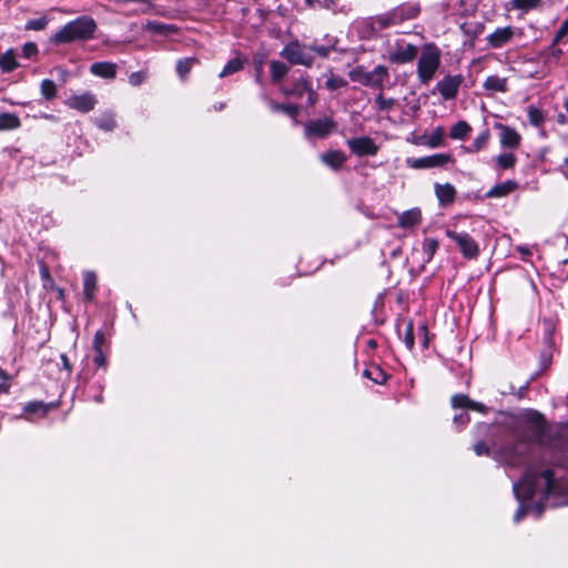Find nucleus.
Listing matches in <instances>:
<instances>
[{
  "instance_id": "1",
  "label": "nucleus",
  "mask_w": 568,
  "mask_h": 568,
  "mask_svg": "<svg viewBox=\"0 0 568 568\" xmlns=\"http://www.w3.org/2000/svg\"><path fill=\"white\" fill-rule=\"evenodd\" d=\"M506 427L515 442L513 445L497 447V457L506 465L517 467L524 463L532 444L540 440L544 435L545 419L538 412L530 410L520 416H510Z\"/></svg>"
},
{
  "instance_id": "2",
  "label": "nucleus",
  "mask_w": 568,
  "mask_h": 568,
  "mask_svg": "<svg viewBox=\"0 0 568 568\" xmlns=\"http://www.w3.org/2000/svg\"><path fill=\"white\" fill-rule=\"evenodd\" d=\"M516 499H529L538 493L548 498L555 490L554 471L531 465L525 471L520 481L513 485Z\"/></svg>"
},
{
  "instance_id": "3",
  "label": "nucleus",
  "mask_w": 568,
  "mask_h": 568,
  "mask_svg": "<svg viewBox=\"0 0 568 568\" xmlns=\"http://www.w3.org/2000/svg\"><path fill=\"white\" fill-rule=\"evenodd\" d=\"M95 29L94 20L88 16H82L68 22L51 40L55 44L88 40L93 36Z\"/></svg>"
},
{
  "instance_id": "4",
  "label": "nucleus",
  "mask_w": 568,
  "mask_h": 568,
  "mask_svg": "<svg viewBox=\"0 0 568 568\" xmlns=\"http://www.w3.org/2000/svg\"><path fill=\"white\" fill-rule=\"evenodd\" d=\"M442 63V52L434 43L423 47L417 61V78L422 84H428L435 77Z\"/></svg>"
},
{
  "instance_id": "5",
  "label": "nucleus",
  "mask_w": 568,
  "mask_h": 568,
  "mask_svg": "<svg viewBox=\"0 0 568 568\" xmlns=\"http://www.w3.org/2000/svg\"><path fill=\"white\" fill-rule=\"evenodd\" d=\"M348 77L354 82L382 91L385 82L389 79V72L382 64L376 65L372 71H366L363 65H357L348 72Z\"/></svg>"
},
{
  "instance_id": "6",
  "label": "nucleus",
  "mask_w": 568,
  "mask_h": 568,
  "mask_svg": "<svg viewBox=\"0 0 568 568\" xmlns=\"http://www.w3.org/2000/svg\"><path fill=\"white\" fill-rule=\"evenodd\" d=\"M280 55L291 64H301L307 68L312 67L314 62V57L310 53L308 48L297 40L284 45Z\"/></svg>"
},
{
  "instance_id": "7",
  "label": "nucleus",
  "mask_w": 568,
  "mask_h": 568,
  "mask_svg": "<svg viewBox=\"0 0 568 568\" xmlns=\"http://www.w3.org/2000/svg\"><path fill=\"white\" fill-rule=\"evenodd\" d=\"M417 54L418 48L415 44L398 40L388 49L387 60L395 64H406L413 62Z\"/></svg>"
},
{
  "instance_id": "8",
  "label": "nucleus",
  "mask_w": 568,
  "mask_h": 568,
  "mask_svg": "<svg viewBox=\"0 0 568 568\" xmlns=\"http://www.w3.org/2000/svg\"><path fill=\"white\" fill-rule=\"evenodd\" d=\"M446 236L458 245L465 258L473 260L479 255V245L468 233H458L448 229L446 230Z\"/></svg>"
},
{
  "instance_id": "9",
  "label": "nucleus",
  "mask_w": 568,
  "mask_h": 568,
  "mask_svg": "<svg viewBox=\"0 0 568 568\" xmlns=\"http://www.w3.org/2000/svg\"><path fill=\"white\" fill-rule=\"evenodd\" d=\"M452 161L450 154L437 153L418 159H407L406 164L414 170H425L432 168H440Z\"/></svg>"
},
{
  "instance_id": "10",
  "label": "nucleus",
  "mask_w": 568,
  "mask_h": 568,
  "mask_svg": "<svg viewBox=\"0 0 568 568\" xmlns=\"http://www.w3.org/2000/svg\"><path fill=\"white\" fill-rule=\"evenodd\" d=\"M463 82L464 77L462 74H448L437 82L435 89L444 100H453L457 97Z\"/></svg>"
},
{
  "instance_id": "11",
  "label": "nucleus",
  "mask_w": 568,
  "mask_h": 568,
  "mask_svg": "<svg viewBox=\"0 0 568 568\" xmlns=\"http://www.w3.org/2000/svg\"><path fill=\"white\" fill-rule=\"evenodd\" d=\"M98 103L95 94L91 92H83L81 94H71L64 104L70 109L77 110L81 113H88L92 111Z\"/></svg>"
},
{
  "instance_id": "12",
  "label": "nucleus",
  "mask_w": 568,
  "mask_h": 568,
  "mask_svg": "<svg viewBox=\"0 0 568 568\" xmlns=\"http://www.w3.org/2000/svg\"><path fill=\"white\" fill-rule=\"evenodd\" d=\"M336 129V123L331 118H322L305 124L306 138H326Z\"/></svg>"
},
{
  "instance_id": "13",
  "label": "nucleus",
  "mask_w": 568,
  "mask_h": 568,
  "mask_svg": "<svg viewBox=\"0 0 568 568\" xmlns=\"http://www.w3.org/2000/svg\"><path fill=\"white\" fill-rule=\"evenodd\" d=\"M347 145L352 153L357 156L375 155L379 148L369 136H358L347 141Z\"/></svg>"
},
{
  "instance_id": "14",
  "label": "nucleus",
  "mask_w": 568,
  "mask_h": 568,
  "mask_svg": "<svg viewBox=\"0 0 568 568\" xmlns=\"http://www.w3.org/2000/svg\"><path fill=\"white\" fill-rule=\"evenodd\" d=\"M495 128L500 132L501 146L517 149L520 145L521 136L514 128L499 122L495 123Z\"/></svg>"
},
{
  "instance_id": "15",
  "label": "nucleus",
  "mask_w": 568,
  "mask_h": 568,
  "mask_svg": "<svg viewBox=\"0 0 568 568\" xmlns=\"http://www.w3.org/2000/svg\"><path fill=\"white\" fill-rule=\"evenodd\" d=\"M514 37V29L510 26L497 28L493 33L486 37L487 43L493 49L501 48Z\"/></svg>"
},
{
  "instance_id": "16",
  "label": "nucleus",
  "mask_w": 568,
  "mask_h": 568,
  "mask_svg": "<svg viewBox=\"0 0 568 568\" xmlns=\"http://www.w3.org/2000/svg\"><path fill=\"white\" fill-rule=\"evenodd\" d=\"M366 22L373 31H381L398 24L393 9L385 13L369 17Z\"/></svg>"
},
{
  "instance_id": "17",
  "label": "nucleus",
  "mask_w": 568,
  "mask_h": 568,
  "mask_svg": "<svg viewBox=\"0 0 568 568\" xmlns=\"http://www.w3.org/2000/svg\"><path fill=\"white\" fill-rule=\"evenodd\" d=\"M118 65L110 61L94 62L90 65V72L99 78L112 80L116 77Z\"/></svg>"
},
{
  "instance_id": "18",
  "label": "nucleus",
  "mask_w": 568,
  "mask_h": 568,
  "mask_svg": "<svg viewBox=\"0 0 568 568\" xmlns=\"http://www.w3.org/2000/svg\"><path fill=\"white\" fill-rule=\"evenodd\" d=\"M393 10L395 13V20H397V23L399 24L404 21L415 19L420 12V7L417 2L403 3Z\"/></svg>"
},
{
  "instance_id": "19",
  "label": "nucleus",
  "mask_w": 568,
  "mask_h": 568,
  "mask_svg": "<svg viewBox=\"0 0 568 568\" xmlns=\"http://www.w3.org/2000/svg\"><path fill=\"white\" fill-rule=\"evenodd\" d=\"M435 194L440 206L450 205L456 197V189L450 183H435Z\"/></svg>"
},
{
  "instance_id": "20",
  "label": "nucleus",
  "mask_w": 568,
  "mask_h": 568,
  "mask_svg": "<svg viewBox=\"0 0 568 568\" xmlns=\"http://www.w3.org/2000/svg\"><path fill=\"white\" fill-rule=\"evenodd\" d=\"M452 406L454 408H469L481 414L487 413V407L483 403L475 402L464 394L454 395L452 397Z\"/></svg>"
},
{
  "instance_id": "21",
  "label": "nucleus",
  "mask_w": 568,
  "mask_h": 568,
  "mask_svg": "<svg viewBox=\"0 0 568 568\" xmlns=\"http://www.w3.org/2000/svg\"><path fill=\"white\" fill-rule=\"evenodd\" d=\"M322 162L333 170L341 169L346 162V155L338 150L328 151L320 155Z\"/></svg>"
},
{
  "instance_id": "22",
  "label": "nucleus",
  "mask_w": 568,
  "mask_h": 568,
  "mask_svg": "<svg viewBox=\"0 0 568 568\" xmlns=\"http://www.w3.org/2000/svg\"><path fill=\"white\" fill-rule=\"evenodd\" d=\"M518 187V183L513 180H507L503 183L496 184L493 186L485 196L488 199L491 197H504L510 194L513 191H515Z\"/></svg>"
},
{
  "instance_id": "23",
  "label": "nucleus",
  "mask_w": 568,
  "mask_h": 568,
  "mask_svg": "<svg viewBox=\"0 0 568 568\" xmlns=\"http://www.w3.org/2000/svg\"><path fill=\"white\" fill-rule=\"evenodd\" d=\"M422 221V213L419 209H412L403 212L398 216V226L403 229L412 227L419 224Z\"/></svg>"
},
{
  "instance_id": "24",
  "label": "nucleus",
  "mask_w": 568,
  "mask_h": 568,
  "mask_svg": "<svg viewBox=\"0 0 568 568\" xmlns=\"http://www.w3.org/2000/svg\"><path fill=\"white\" fill-rule=\"evenodd\" d=\"M483 88L486 91L496 93V92H506L508 90L507 79L500 78L498 75H489L483 83Z\"/></svg>"
},
{
  "instance_id": "25",
  "label": "nucleus",
  "mask_w": 568,
  "mask_h": 568,
  "mask_svg": "<svg viewBox=\"0 0 568 568\" xmlns=\"http://www.w3.org/2000/svg\"><path fill=\"white\" fill-rule=\"evenodd\" d=\"M53 407H55V404L53 403L45 404L43 402H29L24 405L23 413L44 417Z\"/></svg>"
},
{
  "instance_id": "26",
  "label": "nucleus",
  "mask_w": 568,
  "mask_h": 568,
  "mask_svg": "<svg viewBox=\"0 0 568 568\" xmlns=\"http://www.w3.org/2000/svg\"><path fill=\"white\" fill-rule=\"evenodd\" d=\"M282 91L285 95H292L296 98H302L305 92H308L311 94L314 93L310 82L307 81V79L303 77L298 81H296L291 89H283Z\"/></svg>"
},
{
  "instance_id": "27",
  "label": "nucleus",
  "mask_w": 568,
  "mask_h": 568,
  "mask_svg": "<svg viewBox=\"0 0 568 568\" xmlns=\"http://www.w3.org/2000/svg\"><path fill=\"white\" fill-rule=\"evenodd\" d=\"M97 290V275L94 272L87 271L83 274V296L87 301H92Z\"/></svg>"
},
{
  "instance_id": "28",
  "label": "nucleus",
  "mask_w": 568,
  "mask_h": 568,
  "mask_svg": "<svg viewBox=\"0 0 568 568\" xmlns=\"http://www.w3.org/2000/svg\"><path fill=\"white\" fill-rule=\"evenodd\" d=\"M326 43L323 45L312 44L308 47L310 51L315 52L321 58H327L332 51L336 50L337 39L333 37H325Z\"/></svg>"
},
{
  "instance_id": "29",
  "label": "nucleus",
  "mask_w": 568,
  "mask_h": 568,
  "mask_svg": "<svg viewBox=\"0 0 568 568\" xmlns=\"http://www.w3.org/2000/svg\"><path fill=\"white\" fill-rule=\"evenodd\" d=\"M490 139V132L488 129H485L474 140V142L465 148V151L468 153H477L484 149H486Z\"/></svg>"
},
{
  "instance_id": "30",
  "label": "nucleus",
  "mask_w": 568,
  "mask_h": 568,
  "mask_svg": "<svg viewBox=\"0 0 568 568\" xmlns=\"http://www.w3.org/2000/svg\"><path fill=\"white\" fill-rule=\"evenodd\" d=\"M290 67L284 62L273 60L270 63V72L272 81L280 82L288 73Z\"/></svg>"
},
{
  "instance_id": "31",
  "label": "nucleus",
  "mask_w": 568,
  "mask_h": 568,
  "mask_svg": "<svg viewBox=\"0 0 568 568\" xmlns=\"http://www.w3.org/2000/svg\"><path fill=\"white\" fill-rule=\"evenodd\" d=\"M471 131V126L466 121L456 122L450 129L449 136L453 140H465Z\"/></svg>"
},
{
  "instance_id": "32",
  "label": "nucleus",
  "mask_w": 568,
  "mask_h": 568,
  "mask_svg": "<svg viewBox=\"0 0 568 568\" xmlns=\"http://www.w3.org/2000/svg\"><path fill=\"white\" fill-rule=\"evenodd\" d=\"M445 130L443 126H437L430 134H426V146L436 149L444 145Z\"/></svg>"
},
{
  "instance_id": "33",
  "label": "nucleus",
  "mask_w": 568,
  "mask_h": 568,
  "mask_svg": "<svg viewBox=\"0 0 568 568\" xmlns=\"http://www.w3.org/2000/svg\"><path fill=\"white\" fill-rule=\"evenodd\" d=\"M264 99L267 101L270 109L273 112H284L287 115L295 118L298 113V108L294 104H282L273 101L272 99L264 95Z\"/></svg>"
},
{
  "instance_id": "34",
  "label": "nucleus",
  "mask_w": 568,
  "mask_h": 568,
  "mask_svg": "<svg viewBox=\"0 0 568 568\" xmlns=\"http://www.w3.org/2000/svg\"><path fill=\"white\" fill-rule=\"evenodd\" d=\"M0 68L3 72H11L18 68L16 53L12 49H9L3 54H1Z\"/></svg>"
},
{
  "instance_id": "35",
  "label": "nucleus",
  "mask_w": 568,
  "mask_h": 568,
  "mask_svg": "<svg viewBox=\"0 0 568 568\" xmlns=\"http://www.w3.org/2000/svg\"><path fill=\"white\" fill-rule=\"evenodd\" d=\"M527 115L529 123L535 128L542 126L546 120L544 111L535 105H529L527 108Z\"/></svg>"
},
{
  "instance_id": "36",
  "label": "nucleus",
  "mask_w": 568,
  "mask_h": 568,
  "mask_svg": "<svg viewBox=\"0 0 568 568\" xmlns=\"http://www.w3.org/2000/svg\"><path fill=\"white\" fill-rule=\"evenodd\" d=\"M95 124L103 131H113L116 126V121L113 112H104L97 120Z\"/></svg>"
},
{
  "instance_id": "37",
  "label": "nucleus",
  "mask_w": 568,
  "mask_h": 568,
  "mask_svg": "<svg viewBox=\"0 0 568 568\" xmlns=\"http://www.w3.org/2000/svg\"><path fill=\"white\" fill-rule=\"evenodd\" d=\"M20 126V119L13 113L0 114V131L13 130Z\"/></svg>"
},
{
  "instance_id": "38",
  "label": "nucleus",
  "mask_w": 568,
  "mask_h": 568,
  "mask_svg": "<svg viewBox=\"0 0 568 568\" xmlns=\"http://www.w3.org/2000/svg\"><path fill=\"white\" fill-rule=\"evenodd\" d=\"M495 162L499 170H508L515 166L517 158L514 153H501L496 156Z\"/></svg>"
},
{
  "instance_id": "39",
  "label": "nucleus",
  "mask_w": 568,
  "mask_h": 568,
  "mask_svg": "<svg viewBox=\"0 0 568 568\" xmlns=\"http://www.w3.org/2000/svg\"><path fill=\"white\" fill-rule=\"evenodd\" d=\"M195 63H197L195 58H185L179 60L176 63V72L179 77L184 80Z\"/></svg>"
},
{
  "instance_id": "40",
  "label": "nucleus",
  "mask_w": 568,
  "mask_h": 568,
  "mask_svg": "<svg viewBox=\"0 0 568 568\" xmlns=\"http://www.w3.org/2000/svg\"><path fill=\"white\" fill-rule=\"evenodd\" d=\"M145 29L159 34H169L173 31H175V27L172 24H165L158 21H148L145 24Z\"/></svg>"
},
{
  "instance_id": "41",
  "label": "nucleus",
  "mask_w": 568,
  "mask_h": 568,
  "mask_svg": "<svg viewBox=\"0 0 568 568\" xmlns=\"http://www.w3.org/2000/svg\"><path fill=\"white\" fill-rule=\"evenodd\" d=\"M542 0H511V9L520 11H530L538 8Z\"/></svg>"
},
{
  "instance_id": "42",
  "label": "nucleus",
  "mask_w": 568,
  "mask_h": 568,
  "mask_svg": "<svg viewBox=\"0 0 568 568\" xmlns=\"http://www.w3.org/2000/svg\"><path fill=\"white\" fill-rule=\"evenodd\" d=\"M243 67H244V62L240 58H234V59L230 60L224 65V68L220 72L219 77L224 78V77L231 75V74L242 70Z\"/></svg>"
},
{
  "instance_id": "43",
  "label": "nucleus",
  "mask_w": 568,
  "mask_h": 568,
  "mask_svg": "<svg viewBox=\"0 0 568 568\" xmlns=\"http://www.w3.org/2000/svg\"><path fill=\"white\" fill-rule=\"evenodd\" d=\"M40 91L45 100H52L57 95V84L52 80L44 79L40 84Z\"/></svg>"
},
{
  "instance_id": "44",
  "label": "nucleus",
  "mask_w": 568,
  "mask_h": 568,
  "mask_svg": "<svg viewBox=\"0 0 568 568\" xmlns=\"http://www.w3.org/2000/svg\"><path fill=\"white\" fill-rule=\"evenodd\" d=\"M403 342H404L405 346L409 351H412L414 348L415 339H414V324H413V321H408L405 324V331L403 333Z\"/></svg>"
},
{
  "instance_id": "45",
  "label": "nucleus",
  "mask_w": 568,
  "mask_h": 568,
  "mask_svg": "<svg viewBox=\"0 0 568 568\" xmlns=\"http://www.w3.org/2000/svg\"><path fill=\"white\" fill-rule=\"evenodd\" d=\"M346 85H347V81L344 78H342L339 75H334L333 73H331V75L327 78V80L325 82V87L329 91H335V90H338Z\"/></svg>"
},
{
  "instance_id": "46",
  "label": "nucleus",
  "mask_w": 568,
  "mask_h": 568,
  "mask_svg": "<svg viewBox=\"0 0 568 568\" xmlns=\"http://www.w3.org/2000/svg\"><path fill=\"white\" fill-rule=\"evenodd\" d=\"M363 374L365 377L372 379L376 384H383L386 381V374L379 367L365 369Z\"/></svg>"
},
{
  "instance_id": "47",
  "label": "nucleus",
  "mask_w": 568,
  "mask_h": 568,
  "mask_svg": "<svg viewBox=\"0 0 568 568\" xmlns=\"http://www.w3.org/2000/svg\"><path fill=\"white\" fill-rule=\"evenodd\" d=\"M438 246H439V243L435 239L427 237L424 240L423 250H424V253L427 255V261H430L433 258Z\"/></svg>"
},
{
  "instance_id": "48",
  "label": "nucleus",
  "mask_w": 568,
  "mask_h": 568,
  "mask_svg": "<svg viewBox=\"0 0 568 568\" xmlns=\"http://www.w3.org/2000/svg\"><path fill=\"white\" fill-rule=\"evenodd\" d=\"M316 2L325 8V9H328V10H332L334 12H344V13H347L348 12V8L346 6H342V7H338V2L339 0H316Z\"/></svg>"
},
{
  "instance_id": "49",
  "label": "nucleus",
  "mask_w": 568,
  "mask_h": 568,
  "mask_svg": "<svg viewBox=\"0 0 568 568\" xmlns=\"http://www.w3.org/2000/svg\"><path fill=\"white\" fill-rule=\"evenodd\" d=\"M375 104L379 111H388L394 106L395 99H386L382 93H379L375 98Z\"/></svg>"
},
{
  "instance_id": "50",
  "label": "nucleus",
  "mask_w": 568,
  "mask_h": 568,
  "mask_svg": "<svg viewBox=\"0 0 568 568\" xmlns=\"http://www.w3.org/2000/svg\"><path fill=\"white\" fill-rule=\"evenodd\" d=\"M48 23V20L47 18L42 17V18H39V19H32V20H29L26 24V30H42L45 28Z\"/></svg>"
},
{
  "instance_id": "51",
  "label": "nucleus",
  "mask_w": 568,
  "mask_h": 568,
  "mask_svg": "<svg viewBox=\"0 0 568 568\" xmlns=\"http://www.w3.org/2000/svg\"><path fill=\"white\" fill-rule=\"evenodd\" d=\"M146 78H148V74L144 71L132 72L129 75V83L132 87H138V85L142 84Z\"/></svg>"
},
{
  "instance_id": "52",
  "label": "nucleus",
  "mask_w": 568,
  "mask_h": 568,
  "mask_svg": "<svg viewBox=\"0 0 568 568\" xmlns=\"http://www.w3.org/2000/svg\"><path fill=\"white\" fill-rule=\"evenodd\" d=\"M567 33H568V17L564 20L560 28L558 29V31L555 36V39H554V43H559L560 41H562V39L567 36Z\"/></svg>"
},
{
  "instance_id": "53",
  "label": "nucleus",
  "mask_w": 568,
  "mask_h": 568,
  "mask_svg": "<svg viewBox=\"0 0 568 568\" xmlns=\"http://www.w3.org/2000/svg\"><path fill=\"white\" fill-rule=\"evenodd\" d=\"M37 53H38V47L33 42H28L22 48V54L24 58L30 59L33 55H36Z\"/></svg>"
},
{
  "instance_id": "54",
  "label": "nucleus",
  "mask_w": 568,
  "mask_h": 568,
  "mask_svg": "<svg viewBox=\"0 0 568 568\" xmlns=\"http://www.w3.org/2000/svg\"><path fill=\"white\" fill-rule=\"evenodd\" d=\"M105 341L104 333L102 331H97L93 338V348L94 351L102 349V345Z\"/></svg>"
},
{
  "instance_id": "55",
  "label": "nucleus",
  "mask_w": 568,
  "mask_h": 568,
  "mask_svg": "<svg viewBox=\"0 0 568 568\" xmlns=\"http://www.w3.org/2000/svg\"><path fill=\"white\" fill-rule=\"evenodd\" d=\"M474 452L478 456L489 455L490 448L483 440H479L474 445Z\"/></svg>"
},
{
  "instance_id": "56",
  "label": "nucleus",
  "mask_w": 568,
  "mask_h": 568,
  "mask_svg": "<svg viewBox=\"0 0 568 568\" xmlns=\"http://www.w3.org/2000/svg\"><path fill=\"white\" fill-rule=\"evenodd\" d=\"M557 43H554L549 47V53H548V59L549 60H555V61H558L560 59V57L562 55V50L559 49V48H556Z\"/></svg>"
},
{
  "instance_id": "57",
  "label": "nucleus",
  "mask_w": 568,
  "mask_h": 568,
  "mask_svg": "<svg viewBox=\"0 0 568 568\" xmlns=\"http://www.w3.org/2000/svg\"><path fill=\"white\" fill-rule=\"evenodd\" d=\"M469 414L466 412L459 413L458 415L454 416V423L458 426L466 425L467 423H469Z\"/></svg>"
},
{
  "instance_id": "58",
  "label": "nucleus",
  "mask_w": 568,
  "mask_h": 568,
  "mask_svg": "<svg viewBox=\"0 0 568 568\" xmlns=\"http://www.w3.org/2000/svg\"><path fill=\"white\" fill-rule=\"evenodd\" d=\"M95 352V356L93 358V362L98 365V366H105V363H106V359H105V356L103 355V352L102 349H99V351H94Z\"/></svg>"
},
{
  "instance_id": "59",
  "label": "nucleus",
  "mask_w": 568,
  "mask_h": 568,
  "mask_svg": "<svg viewBox=\"0 0 568 568\" xmlns=\"http://www.w3.org/2000/svg\"><path fill=\"white\" fill-rule=\"evenodd\" d=\"M526 511L527 510H526L525 506L523 504H520L517 511L514 515V521L515 523L520 521L523 519V517L525 516Z\"/></svg>"
},
{
  "instance_id": "60",
  "label": "nucleus",
  "mask_w": 568,
  "mask_h": 568,
  "mask_svg": "<svg viewBox=\"0 0 568 568\" xmlns=\"http://www.w3.org/2000/svg\"><path fill=\"white\" fill-rule=\"evenodd\" d=\"M415 145H425L426 146V134L413 136L410 140H408Z\"/></svg>"
},
{
  "instance_id": "61",
  "label": "nucleus",
  "mask_w": 568,
  "mask_h": 568,
  "mask_svg": "<svg viewBox=\"0 0 568 568\" xmlns=\"http://www.w3.org/2000/svg\"><path fill=\"white\" fill-rule=\"evenodd\" d=\"M60 358L62 367L70 374L72 372V365L70 364L68 356L65 354H61Z\"/></svg>"
},
{
  "instance_id": "62",
  "label": "nucleus",
  "mask_w": 568,
  "mask_h": 568,
  "mask_svg": "<svg viewBox=\"0 0 568 568\" xmlns=\"http://www.w3.org/2000/svg\"><path fill=\"white\" fill-rule=\"evenodd\" d=\"M558 171L568 180V158L564 160V163L558 168Z\"/></svg>"
},
{
  "instance_id": "63",
  "label": "nucleus",
  "mask_w": 568,
  "mask_h": 568,
  "mask_svg": "<svg viewBox=\"0 0 568 568\" xmlns=\"http://www.w3.org/2000/svg\"><path fill=\"white\" fill-rule=\"evenodd\" d=\"M518 251L520 252L524 260H526L531 254V252L528 247L519 246Z\"/></svg>"
},
{
  "instance_id": "64",
  "label": "nucleus",
  "mask_w": 568,
  "mask_h": 568,
  "mask_svg": "<svg viewBox=\"0 0 568 568\" xmlns=\"http://www.w3.org/2000/svg\"><path fill=\"white\" fill-rule=\"evenodd\" d=\"M531 510L534 511L536 517H539L542 514L544 508L541 505L538 504V505L534 506L531 508Z\"/></svg>"
}]
</instances>
